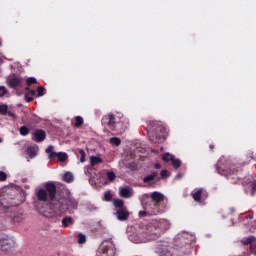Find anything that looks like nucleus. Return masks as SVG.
<instances>
[{
  "label": "nucleus",
  "mask_w": 256,
  "mask_h": 256,
  "mask_svg": "<svg viewBox=\"0 0 256 256\" xmlns=\"http://www.w3.org/2000/svg\"><path fill=\"white\" fill-rule=\"evenodd\" d=\"M192 199L196 203H204L205 200L209 197V193L204 188H195L192 192Z\"/></svg>",
  "instance_id": "7"
},
{
  "label": "nucleus",
  "mask_w": 256,
  "mask_h": 256,
  "mask_svg": "<svg viewBox=\"0 0 256 256\" xmlns=\"http://www.w3.org/2000/svg\"><path fill=\"white\" fill-rule=\"evenodd\" d=\"M177 177L179 178V177H181V175H178Z\"/></svg>",
  "instance_id": "51"
},
{
  "label": "nucleus",
  "mask_w": 256,
  "mask_h": 256,
  "mask_svg": "<svg viewBox=\"0 0 256 256\" xmlns=\"http://www.w3.org/2000/svg\"><path fill=\"white\" fill-rule=\"evenodd\" d=\"M172 166L174 169H179V167H181V160L173 158Z\"/></svg>",
  "instance_id": "28"
},
{
  "label": "nucleus",
  "mask_w": 256,
  "mask_h": 256,
  "mask_svg": "<svg viewBox=\"0 0 256 256\" xmlns=\"http://www.w3.org/2000/svg\"><path fill=\"white\" fill-rule=\"evenodd\" d=\"M104 199L105 201H111V199H113V194H111V191L105 192Z\"/></svg>",
  "instance_id": "34"
},
{
  "label": "nucleus",
  "mask_w": 256,
  "mask_h": 256,
  "mask_svg": "<svg viewBox=\"0 0 256 256\" xmlns=\"http://www.w3.org/2000/svg\"><path fill=\"white\" fill-rule=\"evenodd\" d=\"M98 163H103V159L97 156L90 157V164L92 167H95V165H98Z\"/></svg>",
  "instance_id": "19"
},
{
  "label": "nucleus",
  "mask_w": 256,
  "mask_h": 256,
  "mask_svg": "<svg viewBox=\"0 0 256 256\" xmlns=\"http://www.w3.org/2000/svg\"><path fill=\"white\" fill-rule=\"evenodd\" d=\"M73 180H74V177L71 172H66L63 175V181H65V183H73Z\"/></svg>",
  "instance_id": "20"
},
{
  "label": "nucleus",
  "mask_w": 256,
  "mask_h": 256,
  "mask_svg": "<svg viewBox=\"0 0 256 256\" xmlns=\"http://www.w3.org/2000/svg\"><path fill=\"white\" fill-rule=\"evenodd\" d=\"M75 223V220L71 216H65L62 219V227L67 228L71 227Z\"/></svg>",
  "instance_id": "15"
},
{
  "label": "nucleus",
  "mask_w": 256,
  "mask_h": 256,
  "mask_svg": "<svg viewBox=\"0 0 256 256\" xmlns=\"http://www.w3.org/2000/svg\"><path fill=\"white\" fill-rule=\"evenodd\" d=\"M10 217H12L13 221H15L16 223H19V221H21V218H19V216L10 215Z\"/></svg>",
  "instance_id": "41"
},
{
  "label": "nucleus",
  "mask_w": 256,
  "mask_h": 256,
  "mask_svg": "<svg viewBox=\"0 0 256 256\" xmlns=\"http://www.w3.org/2000/svg\"><path fill=\"white\" fill-rule=\"evenodd\" d=\"M37 93H38V97H43V95H45V87L39 86L37 88Z\"/></svg>",
  "instance_id": "31"
},
{
  "label": "nucleus",
  "mask_w": 256,
  "mask_h": 256,
  "mask_svg": "<svg viewBox=\"0 0 256 256\" xmlns=\"http://www.w3.org/2000/svg\"><path fill=\"white\" fill-rule=\"evenodd\" d=\"M87 237L83 234H78V243L80 245H83V243H86Z\"/></svg>",
  "instance_id": "29"
},
{
  "label": "nucleus",
  "mask_w": 256,
  "mask_h": 256,
  "mask_svg": "<svg viewBox=\"0 0 256 256\" xmlns=\"http://www.w3.org/2000/svg\"><path fill=\"white\" fill-rule=\"evenodd\" d=\"M32 139L36 141V143H43V141L47 139V133H45L43 129H38L34 132Z\"/></svg>",
  "instance_id": "9"
},
{
  "label": "nucleus",
  "mask_w": 256,
  "mask_h": 256,
  "mask_svg": "<svg viewBox=\"0 0 256 256\" xmlns=\"http://www.w3.org/2000/svg\"><path fill=\"white\" fill-rule=\"evenodd\" d=\"M138 215L139 217H147V211H140Z\"/></svg>",
  "instance_id": "42"
},
{
  "label": "nucleus",
  "mask_w": 256,
  "mask_h": 256,
  "mask_svg": "<svg viewBox=\"0 0 256 256\" xmlns=\"http://www.w3.org/2000/svg\"><path fill=\"white\" fill-rule=\"evenodd\" d=\"M154 168L161 169V164H159V163L154 164Z\"/></svg>",
  "instance_id": "46"
},
{
  "label": "nucleus",
  "mask_w": 256,
  "mask_h": 256,
  "mask_svg": "<svg viewBox=\"0 0 256 256\" xmlns=\"http://www.w3.org/2000/svg\"><path fill=\"white\" fill-rule=\"evenodd\" d=\"M247 219H253V215L247 216Z\"/></svg>",
  "instance_id": "49"
},
{
  "label": "nucleus",
  "mask_w": 256,
  "mask_h": 256,
  "mask_svg": "<svg viewBox=\"0 0 256 256\" xmlns=\"http://www.w3.org/2000/svg\"><path fill=\"white\" fill-rule=\"evenodd\" d=\"M37 146H28L26 149V155L30 157V159H33L34 157H37Z\"/></svg>",
  "instance_id": "14"
},
{
  "label": "nucleus",
  "mask_w": 256,
  "mask_h": 256,
  "mask_svg": "<svg viewBox=\"0 0 256 256\" xmlns=\"http://www.w3.org/2000/svg\"><path fill=\"white\" fill-rule=\"evenodd\" d=\"M107 177L109 179V181H115V172L113 171H110V172H107Z\"/></svg>",
  "instance_id": "35"
},
{
  "label": "nucleus",
  "mask_w": 256,
  "mask_h": 256,
  "mask_svg": "<svg viewBox=\"0 0 256 256\" xmlns=\"http://www.w3.org/2000/svg\"><path fill=\"white\" fill-rule=\"evenodd\" d=\"M98 253L100 256H115L117 248L113 239L104 240L98 248Z\"/></svg>",
  "instance_id": "5"
},
{
  "label": "nucleus",
  "mask_w": 256,
  "mask_h": 256,
  "mask_svg": "<svg viewBox=\"0 0 256 256\" xmlns=\"http://www.w3.org/2000/svg\"><path fill=\"white\" fill-rule=\"evenodd\" d=\"M159 253V256H171V251L167 248L162 249Z\"/></svg>",
  "instance_id": "30"
},
{
  "label": "nucleus",
  "mask_w": 256,
  "mask_h": 256,
  "mask_svg": "<svg viewBox=\"0 0 256 256\" xmlns=\"http://www.w3.org/2000/svg\"><path fill=\"white\" fill-rule=\"evenodd\" d=\"M4 95H7V88L0 86V97H4Z\"/></svg>",
  "instance_id": "37"
},
{
  "label": "nucleus",
  "mask_w": 256,
  "mask_h": 256,
  "mask_svg": "<svg viewBox=\"0 0 256 256\" xmlns=\"http://www.w3.org/2000/svg\"><path fill=\"white\" fill-rule=\"evenodd\" d=\"M0 143H3V138H0Z\"/></svg>",
  "instance_id": "50"
},
{
  "label": "nucleus",
  "mask_w": 256,
  "mask_h": 256,
  "mask_svg": "<svg viewBox=\"0 0 256 256\" xmlns=\"http://www.w3.org/2000/svg\"><path fill=\"white\" fill-rule=\"evenodd\" d=\"M26 85H28V87H31V85H37V78L35 77H30L26 80Z\"/></svg>",
  "instance_id": "23"
},
{
  "label": "nucleus",
  "mask_w": 256,
  "mask_h": 256,
  "mask_svg": "<svg viewBox=\"0 0 256 256\" xmlns=\"http://www.w3.org/2000/svg\"><path fill=\"white\" fill-rule=\"evenodd\" d=\"M49 159H58V161L60 163H63L65 161H67L68 159V156H67V153H62V152H56V153H51L49 155Z\"/></svg>",
  "instance_id": "12"
},
{
  "label": "nucleus",
  "mask_w": 256,
  "mask_h": 256,
  "mask_svg": "<svg viewBox=\"0 0 256 256\" xmlns=\"http://www.w3.org/2000/svg\"><path fill=\"white\" fill-rule=\"evenodd\" d=\"M113 205L116 209H126L127 207L125 206V201L122 199H114Z\"/></svg>",
  "instance_id": "16"
},
{
  "label": "nucleus",
  "mask_w": 256,
  "mask_h": 256,
  "mask_svg": "<svg viewBox=\"0 0 256 256\" xmlns=\"http://www.w3.org/2000/svg\"><path fill=\"white\" fill-rule=\"evenodd\" d=\"M110 144L114 145L115 147H119V145H121V138H118V137L110 138Z\"/></svg>",
  "instance_id": "22"
},
{
  "label": "nucleus",
  "mask_w": 256,
  "mask_h": 256,
  "mask_svg": "<svg viewBox=\"0 0 256 256\" xmlns=\"http://www.w3.org/2000/svg\"><path fill=\"white\" fill-rule=\"evenodd\" d=\"M53 149H54V147L53 146H48L47 148H46V153H48L49 155H51V153H57V152H53Z\"/></svg>",
  "instance_id": "40"
},
{
  "label": "nucleus",
  "mask_w": 256,
  "mask_h": 256,
  "mask_svg": "<svg viewBox=\"0 0 256 256\" xmlns=\"http://www.w3.org/2000/svg\"><path fill=\"white\" fill-rule=\"evenodd\" d=\"M116 215L119 221H127V219H129V211H127V208L118 209Z\"/></svg>",
  "instance_id": "11"
},
{
  "label": "nucleus",
  "mask_w": 256,
  "mask_h": 256,
  "mask_svg": "<svg viewBox=\"0 0 256 256\" xmlns=\"http://www.w3.org/2000/svg\"><path fill=\"white\" fill-rule=\"evenodd\" d=\"M160 175L162 179H167V177H169V172L167 170H162Z\"/></svg>",
  "instance_id": "38"
},
{
  "label": "nucleus",
  "mask_w": 256,
  "mask_h": 256,
  "mask_svg": "<svg viewBox=\"0 0 256 256\" xmlns=\"http://www.w3.org/2000/svg\"><path fill=\"white\" fill-rule=\"evenodd\" d=\"M255 193H256V182H254L252 186V195H255Z\"/></svg>",
  "instance_id": "45"
},
{
  "label": "nucleus",
  "mask_w": 256,
  "mask_h": 256,
  "mask_svg": "<svg viewBox=\"0 0 256 256\" xmlns=\"http://www.w3.org/2000/svg\"><path fill=\"white\" fill-rule=\"evenodd\" d=\"M25 91H27V93H29V91H31V88L26 87V88H25Z\"/></svg>",
  "instance_id": "48"
},
{
  "label": "nucleus",
  "mask_w": 256,
  "mask_h": 256,
  "mask_svg": "<svg viewBox=\"0 0 256 256\" xmlns=\"http://www.w3.org/2000/svg\"><path fill=\"white\" fill-rule=\"evenodd\" d=\"M0 251L4 253L15 251V242L9 238H0Z\"/></svg>",
  "instance_id": "8"
},
{
  "label": "nucleus",
  "mask_w": 256,
  "mask_h": 256,
  "mask_svg": "<svg viewBox=\"0 0 256 256\" xmlns=\"http://www.w3.org/2000/svg\"><path fill=\"white\" fill-rule=\"evenodd\" d=\"M19 131L20 135H22L23 137L29 135V128H27V126H21Z\"/></svg>",
  "instance_id": "25"
},
{
  "label": "nucleus",
  "mask_w": 256,
  "mask_h": 256,
  "mask_svg": "<svg viewBox=\"0 0 256 256\" xmlns=\"http://www.w3.org/2000/svg\"><path fill=\"white\" fill-rule=\"evenodd\" d=\"M245 165H247L246 162H243L242 164H230L228 169L225 170L221 167H216V171L219 173V175L226 177V179H228L232 185L241 184L246 187V185L251 183V179L243 177V168L241 166Z\"/></svg>",
  "instance_id": "2"
},
{
  "label": "nucleus",
  "mask_w": 256,
  "mask_h": 256,
  "mask_svg": "<svg viewBox=\"0 0 256 256\" xmlns=\"http://www.w3.org/2000/svg\"><path fill=\"white\" fill-rule=\"evenodd\" d=\"M0 181H7V173L0 171Z\"/></svg>",
  "instance_id": "39"
},
{
  "label": "nucleus",
  "mask_w": 256,
  "mask_h": 256,
  "mask_svg": "<svg viewBox=\"0 0 256 256\" xmlns=\"http://www.w3.org/2000/svg\"><path fill=\"white\" fill-rule=\"evenodd\" d=\"M249 253H250L251 255H256V242H255L254 244H251V245L249 246Z\"/></svg>",
  "instance_id": "33"
},
{
  "label": "nucleus",
  "mask_w": 256,
  "mask_h": 256,
  "mask_svg": "<svg viewBox=\"0 0 256 256\" xmlns=\"http://www.w3.org/2000/svg\"><path fill=\"white\" fill-rule=\"evenodd\" d=\"M256 241L255 236H249L248 238L244 239L242 241L243 245H254Z\"/></svg>",
  "instance_id": "21"
},
{
  "label": "nucleus",
  "mask_w": 256,
  "mask_h": 256,
  "mask_svg": "<svg viewBox=\"0 0 256 256\" xmlns=\"http://www.w3.org/2000/svg\"><path fill=\"white\" fill-rule=\"evenodd\" d=\"M6 115H8V117H13L15 119V117H17V115H15V113L11 112V111H8L6 113Z\"/></svg>",
  "instance_id": "43"
},
{
  "label": "nucleus",
  "mask_w": 256,
  "mask_h": 256,
  "mask_svg": "<svg viewBox=\"0 0 256 256\" xmlns=\"http://www.w3.org/2000/svg\"><path fill=\"white\" fill-rule=\"evenodd\" d=\"M8 85L10 89H17V87H21L23 85V78L14 77L8 80Z\"/></svg>",
  "instance_id": "10"
},
{
  "label": "nucleus",
  "mask_w": 256,
  "mask_h": 256,
  "mask_svg": "<svg viewBox=\"0 0 256 256\" xmlns=\"http://www.w3.org/2000/svg\"><path fill=\"white\" fill-rule=\"evenodd\" d=\"M24 99H25L26 103H31V101H33L34 98H33V96L29 95V93H26L24 95Z\"/></svg>",
  "instance_id": "36"
},
{
  "label": "nucleus",
  "mask_w": 256,
  "mask_h": 256,
  "mask_svg": "<svg viewBox=\"0 0 256 256\" xmlns=\"http://www.w3.org/2000/svg\"><path fill=\"white\" fill-rule=\"evenodd\" d=\"M75 121H76L75 127H77V128L81 127V125H83V123H84L83 117H81V116H76Z\"/></svg>",
  "instance_id": "26"
},
{
  "label": "nucleus",
  "mask_w": 256,
  "mask_h": 256,
  "mask_svg": "<svg viewBox=\"0 0 256 256\" xmlns=\"http://www.w3.org/2000/svg\"><path fill=\"white\" fill-rule=\"evenodd\" d=\"M79 153H80V163H83L85 161V157H87V154L85 153V150H83V149H80Z\"/></svg>",
  "instance_id": "32"
},
{
  "label": "nucleus",
  "mask_w": 256,
  "mask_h": 256,
  "mask_svg": "<svg viewBox=\"0 0 256 256\" xmlns=\"http://www.w3.org/2000/svg\"><path fill=\"white\" fill-rule=\"evenodd\" d=\"M12 211H15V207L4 206L3 202L0 201V212L1 213H9Z\"/></svg>",
  "instance_id": "18"
},
{
  "label": "nucleus",
  "mask_w": 256,
  "mask_h": 256,
  "mask_svg": "<svg viewBox=\"0 0 256 256\" xmlns=\"http://www.w3.org/2000/svg\"><path fill=\"white\" fill-rule=\"evenodd\" d=\"M146 131L148 133V139L151 143H163L167 139V128L163 125V122L149 121Z\"/></svg>",
  "instance_id": "3"
},
{
  "label": "nucleus",
  "mask_w": 256,
  "mask_h": 256,
  "mask_svg": "<svg viewBox=\"0 0 256 256\" xmlns=\"http://www.w3.org/2000/svg\"><path fill=\"white\" fill-rule=\"evenodd\" d=\"M9 106L7 104H1L0 105V115H7Z\"/></svg>",
  "instance_id": "24"
},
{
  "label": "nucleus",
  "mask_w": 256,
  "mask_h": 256,
  "mask_svg": "<svg viewBox=\"0 0 256 256\" xmlns=\"http://www.w3.org/2000/svg\"><path fill=\"white\" fill-rule=\"evenodd\" d=\"M27 93H29V95H30L31 97H35V95H37L36 92H35V90H29V92H27Z\"/></svg>",
  "instance_id": "44"
},
{
  "label": "nucleus",
  "mask_w": 256,
  "mask_h": 256,
  "mask_svg": "<svg viewBox=\"0 0 256 256\" xmlns=\"http://www.w3.org/2000/svg\"><path fill=\"white\" fill-rule=\"evenodd\" d=\"M36 197L41 203H48L50 211L56 213V215H61L67 213L69 207L71 209H77L79 202L74 198H59L57 197V184L53 181H48L44 183L43 188H40L36 192Z\"/></svg>",
  "instance_id": "1"
},
{
  "label": "nucleus",
  "mask_w": 256,
  "mask_h": 256,
  "mask_svg": "<svg viewBox=\"0 0 256 256\" xmlns=\"http://www.w3.org/2000/svg\"><path fill=\"white\" fill-rule=\"evenodd\" d=\"M158 175H159V173L156 172V171L151 172L150 175L145 176V177L143 178V182H144V183H150V181H155V178H156Z\"/></svg>",
  "instance_id": "17"
},
{
  "label": "nucleus",
  "mask_w": 256,
  "mask_h": 256,
  "mask_svg": "<svg viewBox=\"0 0 256 256\" xmlns=\"http://www.w3.org/2000/svg\"><path fill=\"white\" fill-rule=\"evenodd\" d=\"M209 148H210V151H213V149H215V145L214 144H210Z\"/></svg>",
  "instance_id": "47"
},
{
  "label": "nucleus",
  "mask_w": 256,
  "mask_h": 256,
  "mask_svg": "<svg viewBox=\"0 0 256 256\" xmlns=\"http://www.w3.org/2000/svg\"><path fill=\"white\" fill-rule=\"evenodd\" d=\"M150 199H151L152 203L154 204V207H156V209H154L150 212L148 211V213L150 215H158L159 209L157 207H159V203L165 201V195H163V193H161V192L154 191L150 194Z\"/></svg>",
  "instance_id": "6"
},
{
  "label": "nucleus",
  "mask_w": 256,
  "mask_h": 256,
  "mask_svg": "<svg viewBox=\"0 0 256 256\" xmlns=\"http://www.w3.org/2000/svg\"><path fill=\"white\" fill-rule=\"evenodd\" d=\"M102 125H105L111 131H116L117 133H125L127 129V123L125 118H120L117 120V117L113 113H110L102 118Z\"/></svg>",
  "instance_id": "4"
},
{
  "label": "nucleus",
  "mask_w": 256,
  "mask_h": 256,
  "mask_svg": "<svg viewBox=\"0 0 256 256\" xmlns=\"http://www.w3.org/2000/svg\"><path fill=\"white\" fill-rule=\"evenodd\" d=\"M120 197H123V199H130V197H133V192H131V187H121L120 188Z\"/></svg>",
  "instance_id": "13"
},
{
  "label": "nucleus",
  "mask_w": 256,
  "mask_h": 256,
  "mask_svg": "<svg viewBox=\"0 0 256 256\" xmlns=\"http://www.w3.org/2000/svg\"><path fill=\"white\" fill-rule=\"evenodd\" d=\"M175 158V156L169 154V153H165L163 156H162V159L166 162H169V161H173V159Z\"/></svg>",
  "instance_id": "27"
}]
</instances>
